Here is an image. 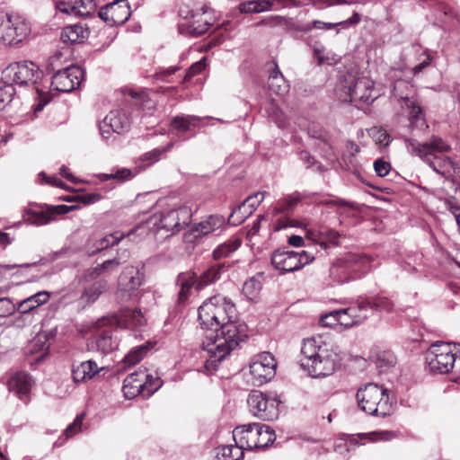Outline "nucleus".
<instances>
[{"mask_svg":"<svg viewBox=\"0 0 460 460\" xmlns=\"http://www.w3.org/2000/svg\"><path fill=\"white\" fill-rule=\"evenodd\" d=\"M192 217V210L187 206L155 214L148 218L146 227L162 237L172 235L188 226Z\"/></svg>","mask_w":460,"mask_h":460,"instance_id":"nucleus-4","label":"nucleus"},{"mask_svg":"<svg viewBox=\"0 0 460 460\" xmlns=\"http://www.w3.org/2000/svg\"><path fill=\"white\" fill-rule=\"evenodd\" d=\"M206 119H215V118L209 116L199 117L196 115L181 114L172 118L171 125L175 130L185 133L191 131L196 128L205 126L204 121ZM216 120L222 123L224 122L221 119H216Z\"/></svg>","mask_w":460,"mask_h":460,"instance_id":"nucleus-25","label":"nucleus"},{"mask_svg":"<svg viewBox=\"0 0 460 460\" xmlns=\"http://www.w3.org/2000/svg\"><path fill=\"white\" fill-rule=\"evenodd\" d=\"M460 358V344L436 341L428 349L426 359L431 372L438 374L449 373Z\"/></svg>","mask_w":460,"mask_h":460,"instance_id":"nucleus-5","label":"nucleus"},{"mask_svg":"<svg viewBox=\"0 0 460 460\" xmlns=\"http://www.w3.org/2000/svg\"><path fill=\"white\" fill-rule=\"evenodd\" d=\"M302 199V194L295 192L284 198L282 200L278 201L274 211L275 215L279 217L273 223V231L279 232L288 227H297L300 226L297 220L289 217V214Z\"/></svg>","mask_w":460,"mask_h":460,"instance_id":"nucleus-11","label":"nucleus"},{"mask_svg":"<svg viewBox=\"0 0 460 460\" xmlns=\"http://www.w3.org/2000/svg\"><path fill=\"white\" fill-rule=\"evenodd\" d=\"M145 318L140 310L127 308L123 310L118 316L102 317L98 320V325L106 326L108 324H116L119 328L137 329L145 324Z\"/></svg>","mask_w":460,"mask_h":460,"instance_id":"nucleus-19","label":"nucleus"},{"mask_svg":"<svg viewBox=\"0 0 460 460\" xmlns=\"http://www.w3.org/2000/svg\"><path fill=\"white\" fill-rule=\"evenodd\" d=\"M226 225V219L221 215H210L191 226L184 234V240L187 243H194L199 238L220 229Z\"/></svg>","mask_w":460,"mask_h":460,"instance_id":"nucleus-20","label":"nucleus"},{"mask_svg":"<svg viewBox=\"0 0 460 460\" xmlns=\"http://www.w3.org/2000/svg\"><path fill=\"white\" fill-rule=\"evenodd\" d=\"M262 427L260 423H249L236 427L233 430V438L236 445V451L240 453L234 460H240L244 450H252L258 447L256 441L260 437V430Z\"/></svg>","mask_w":460,"mask_h":460,"instance_id":"nucleus-14","label":"nucleus"},{"mask_svg":"<svg viewBox=\"0 0 460 460\" xmlns=\"http://www.w3.org/2000/svg\"><path fill=\"white\" fill-rule=\"evenodd\" d=\"M252 199L253 198L252 196L246 198L241 204L232 209L227 219V223L229 225L238 226L252 213V209L246 208V203L250 202Z\"/></svg>","mask_w":460,"mask_h":460,"instance_id":"nucleus-40","label":"nucleus"},{"mask_svg":"<svg viewBox=\"0 0 460 460\" xmlns=\"http://www.w3.org/2000/svg\"><path fill=\"white\" fill-rule=\"evenodd\" d=\"M401 99L405 100V107L409 112L410 125L411 128L423 130L428 128L425 114L420 104L408 97L399 95Z\"/></svg>","mask_w":460,"mask_h":460,"instance_id":"nucleus-30","label":"nucleus"},{"mask_svg":"<svg viewBox=\"0 0 460 460\" xmlns=\"http://www.w3.org/2000/svg\"><path fill=\"white\" fill-rule=\"evenodd\" d=\"M405 142L408 152L420 158L443 155L451 149L450 146L438 137H432L429 141L422 144L410 138H407Z\"/></svg>","mask_w":460,"mask_h":460,"instance_id":"nucleus-17","label":"nucleus"},{"mask_svg":"<svg viewBox=\"0 0 460 460\" xmlns=\"http://www.w3.org/2000/svg\"><path fill=\"white\" fill-rule=\"evenodd\" d=\"M144 370L145 376H142L144 382L142 385L146 392L145 396L148 398L162 387L164 382L159 376L148 374L146 368Z\"/></svg>","mask_w":460,"mask_h":460,"instance_id":"nucleus-47","label":"nucleus"},{"mask_svg":"<svg viewBox=\"0 0 460 460\" xmlns=\"http://www.w3.org/2000/svg\"><path fill=\"white\" fill-rule=\"evenodd\" d=\"M50 297L47 291H40L17 304V311L21 314H28L41 305L46 304Z\"/></svg>","mask_w":460,"mask_h":460,"instance_id":"nucleus-33","label":"nucleus"},{"mask_svg":"<svg viewBox=\"0 0 460 460\" xmlns=\"http://www.w3.org/2000/svg\"><path fill=\"white\" fill-rule=\"evenodd\" d=\"M17 311V305L9 297L0 298V316L6 317Z\"/></svg>","mask_w":460,"mask_h":460,"instance_id":"nucleus-56","label":"nucleus"},{"mask_svg":"<svg viewBox=\"0 0 460 460\" xmlns=\"http://www.w3.org/2000/svg\"><path fill=\"white\" fill-rule=\"evenodd\" d=\"M26 221L35 226H44L53 221L49 208L43 209H28L26 211Z\"/></svg>","mask_w":460,"mask_h":460,"instance_id":"nucleus-43","label":"nucleus"},{"mask_svg":"<svg viewBox=\"0 0 460 460\" xmlns=\"http://www.w3.org/2000/svg\"><path fill=\"white\" fill-rule=\"evenodd\" d=\"M129 127V119L122 110L110 111L99 124L100 134L107 143H112L114 134H124Z\"/></svg>","mask_w":460,"mask_h":460,"instance_id":"nucleus-12","label":"nucleus"},{"mask_svg":"<svg viewBox=\"0 0 460 460\" xmlns=\"http://www.w3.org/2000/svg\"><path fill=\"white\" fill-rule=\"evenodd\" d=\"M123 237V234L119 236L114 234H108L102 237L91 236L87 239L84 249L87 255L93 256L99 252L109 248L110 246L118 244Z\"/></svg>","mask_w":460,"mask_h":460,"instance_id":"nucleus-28","label":"nucleus"},{"mask_svg":"<svg viewBox=\"0 0 460 460\" xmlns=\"http://www.w3.org/2000/svg\"><path fill=\"white\" fill-rule=\"evenodd\" d=\"M394 307V303L387 297L383 296H376L374 297L358 298V308L359 312H364L367 314L368 311H384L390 312Z\"/></svg>","mask_w":460,"mask_h":460,"instance_id":"nucleus-29","label":"nucleus"},{"mask_svg":"<svg viewBox=\"0 0 460 460\" xmlns=\"http://www.w3.org/2000/svg\"><path fill=\"white\" fill-rule=\"evenodd\" d=\"M6 80L19 86L33 85L41 78L42 72L31 61L10 64L3 72Z\"/></svg>","mask_w":460,"mask_h":460,"instance_id":"nucleus-9","label":"nucleus"},{"mask_svg":"<svg viewBox=\"0 0 460 460\" xmlns=\"http://www.w3.org/2000/svg\"><path fill=\"white\" fill-rule=\"evenodd\" d=\"M371 360L380 372L385 371L395 363L394 355L388 350L376 351L371 355Z\"/></svg>","mask_w":460,"mask_h":460,"instance_id":"nucleus-45","label":"nucleus"},{"mask_svg":"<svg viewBox=\"0 0 460 460\" xmlns=\"http://www.w3.org/2000/svg\"><path fill=\"white\" fill-rule=\"evenodd\" d=\"M226 270L225 263L212 265L198 277L197 291L220 279L222 273Z\"/></svg>","mask_w":460,"mask_h":460,"instance_id":"nucleus-35","label":"nucleus"},{"mask_svg":"<svg viewBox=\"0 0 460 460\" xmlns=\"http://www.w3.org/2000/svg\"><path fill=\"white\" fill-rule=\"evenodd\" d=\"M13 94L14 89L12 85L0 87V111L12 102Z\"/></svg>","mask_w":460,"mask_h":460,"instance_id":"nucleus-59","label":"nucleus"},{"mask_svg":"<svg viewBox=\"0 0 460 460\" xmlns=\"http://www.w3.org/2000/svg\"><path fill=\"white\" fill-rule=\"evenodd\" d=\"M236 308L227 297L217 295L205 300L198 308V318L202 329L215 330L201 342L205 367L212 373L241 342L248 338L247 325L236 321Z\"/></svg>","mask_w":460,"mask_h":460,"instance_id":"nucleus-1","label":"nucleus"},{"mask_svg":"<svg viewBox=\"0 0 460 460\" xmlns=\"http://www.w3.org/2000/svg\"><path fill=\"white\" fill-rule=\"evenodd\" d=\"M277 362L270 352H261L250 364V373L254 382L262 385L270 381L276 374Z\"/></svg>","mask_w":460,"mask_h":460,"instance_id":"nucleus-16","label":"nucleus"},{"mask_svg":"<svg viewBox=\"0 0 460 460\" xmlns=\"http://www.w3.org/2000/svg\"><path fill=\"white\" fill-rule=\"evenodd\" d=\"M242 241L239 238L229 239L225 243L217 245L212 252V257L215 261H219L229 257L233 254L240 246Z\"/></svg>","mask_w":460,"mask_h":460,"instance_id":"nucleus-39","label":"nucleus"},{"mask_svg":"<svg viewBox=\"0 0 460 460\" xmlns=\"http://www.w3.org/2000/svg\"><path fill=\"white\" fill-rule=\"evenodd\" d=\"M308 234L317 242L329 241L334 243L340 236L337 231L323 225H314V227L308 231Z\"/></svg>","mask_w":460,"mask_h":460,"instance_id":"nucleus-41","label":"nucleus"},{"mask_svg":"<svg viewBox=\"0 0 460 460\" xmlns=\"http://www.w3.org/2000/svg\"><path fill=\"white\" fill-rule=\"evenodd\" d=\"M84 418V413L77 415L74 421L66 427L65 429V435L66 438H71L81 431Z\"/></svg>","mask_w":460,"mask_h":460,"instance_id":"nucleus-58","label":"nucleus"},{"mask_svg":"<svg viewBox=\"0 0 460 460\" xmlns=\"http://www.w3.org/2000/svg\"><path fill=\"white\" fill-rule=\"evenodd\" d=\"M198 276L194 272L181 273L178 277V285L181 287L179 296L181 300L187 299L191 288L197 290Z\"/></svg>","mask_w":460,"mask_h":460,"instance_id":"nucleus-38","label":"nucleus"},{"mask_svg":"<svg viewBox=\"0 0 460 460\" xmlns=\"http://www.w3.org/2000/svg\"><path fill=\"white\" fill-rule=\"evenodd\" d=\"M361 15L354 11L352 13V15L347 19V20H344V21H341V22H322V21H314L313 22V28L314 29H316V30H331V29H333L335 27H341L342 29H348L349 26H355V25H358V23H360L361 22Z\"/></svg>","mask_w":460,"mask_h":460,"instance_id":"nucleus-37","label":"nucleus"},{"mask_svg":"<svg viewBox=\"0 0 460 460\" xmlns=\"http://www.w3.org/2000/svg\"><path fill=\"white\" fill-rule=\"evenodd\" d=\"M211 24L207 21L203 22H194L190 26V33L194 37H199L204 34L209 28Z\"/></svg>","mask_w":460,"mask_h":460,"instance_id":"nucleus-61","label":"nucleus"},{"mask_svg":"<svg viewBox=\"0 0 460 460\" xmlns=\"http://www.w3.org/2000/svg\"><path fill=\"white\" fill-rule=\"evenodd\" d=\"M75 3H76L75 6H77L75 13L80 15L91 13L95 6L93 0H75Z\"/></svg>","mask_w":460,"mask_h":460,"instance_id":"nucleus-62","label":"nucleus"},{"mask_svg":"<svg viewBox=\"0 0 460 460\" xmlns=\"http://www.w3.org/2000/svg\"><path fill=\"white\" fill-rule=\"evenodd\" d=\"M339 348L326 343L321 337L306 339L301 347L300 366L309 376L323 378L332 375L341 366Z\"/></svg>","mask_w":460,"mask_h":460,"instance_id":"nucleus-2","label":"nucleus"},{"mask_svg":"<svg viewBox=\"0 0 460 460\" xmlns=\"http://www.w3.org/2000/svg\"><path fill=\"white\" fill-rule=\"evenodd\" d=\"M264 111L268 118L272 120L279 128H286L288 119L283 111L279 108L275 100L271 99L265 103Z\"/></svg>","mask_w":460,"mask_h":460,"instance_id":"nucleus-36","label":"nucleus"},{"mask_svg":"<svg viewBox=\"0 0 460 460\" xmlns=\"http://www.w3.org/2000/svg\"><path fill=\"white\" fill-rule=\"evenodd\" d=\"M31 385V377L24 372L14 374L7 382L9 392L17 394L18 397L25 402L29 401Z\"/></svg>","mask_w":460,"mask_h":460,"instance_id":"nucleus-26","label":"nucleus"},{"mask_svg":"<svg viewBox=\"0 0 460 460\" xmlns=\"http://www.w3.org/2000/svg\"><path fill=\"white\" fill-rule=\"evenodd\" d=\"M172 147V143L170 142L164 146H160L157 148H155L149 152L145 153L142 155V160L144 162L148 161V164H152L157 161L160 160L161 156L165 153L171 150Z\"/></svg>","mask_w":460,"mask_h":460,"instance_id":"nucleus-52","label":"nucleus"},{"mask_svg":"<svg viewBox=\"0 0 460 460\" xmlns=\"http://www.w3.org/2000/svg\"><path fill=\"white\" fill-rule=\"evenodd\" d=\"M152 344L146 342L139 346L132 348L128 353L124 357L123 362L127 366H134L142 360L151 349Z\"/></svg>","mask_w":460,"mask_h":460,"instance_id":"nucleus-44","label":"nucleus"},{"mask_svg":"<svg viewBox=\"0 0 460 460\" xmlns=\"http://www.w3.org/2000/svg\"><path fill=\"white\" fill-rule=\"evenodd\" d=\"M261 426L262 429L260 430V437L256 441V444H258V447H255L256 449L269 447L276 438L274 431L270 426L264 424H261Z\"/></svg>","mask_w":460,"mask_h":460,"instance_id":"nucleus-51","label":"nucleus"},{"mask_svg":"<svg viewBox=\"0 0 460 460\" xmlns=\"http://www.w3.org/2000/svg\"><path fill=\"white\" fill-rule=\"evenodd\" d=\"M420 63L412 68V74L417 75L420 74L427 66H430L433 57L429 51H424L420 58Z\"/></svg>","mask_w":460,"mask_h":460,"instance_id":"nucleus-57","label":"nucleus"},{"mask_svg":"<svg viewBox=\"0 0 460 460\" xmlns=\"http://www.w3.org/2000/svg\"><path fill=\"white\" fill-rule=\"evenodd\" d=\"M106 283L103 281H96L85 288L84 292L80 296V300L82 303L85 305H91L94 303L101 294L105 290Z\"/></svg>","mask_w":460,"mask_h":460,"instance_id":"nucleus-42","label":"nucleus"},{"mask_svg":"<svg viewBox=\"0 0 460 460\" xmlns=\"http://www.w3.org/2000/svg\"><path fill=\"white\" fill-rule=\"evenodd\" d=\"M262 273L249 278L243 285V295L251 302H257L262 288Z\"/></svg>","mask_w":460,"mask_h":460,"instance_id":"nucleus-34","label":"nucleus"},{"mask_svg":"<svg viewBox=\"0 0 460 460\" xmlns=\"http://www.w3.org/2000/svg\"><path fill=\"white\" fill-rule=\"evenodd\" d=\"M89 29L84 23H76L63 28L60 40L64 43H80L89 36Z\"/></svg>","mask_w":460,"mask_h":460,"instance_id":"nucleus-31","label":"nucleus"},{"mask_svg":"<svg viewBox=\"0 0 460 460\" xmlns=\"http://www.w3.org/2000/svg\"><path fill=\"white\" fill-rule=\"evenodd\" d=\"M308 135L316 139H320L325 145L332 146V138L330 134L325 131L323 127L315 122H313L308 127Z\"/></svg>","mask_w":460,"mask_h":460,"instance_id":"nucleus-50","label":"nucleus"},{"mask_svg":"<svg viewBox=\"0 0 460 460\" xmlns=\"http://www.w3.org/2000/svg\"><path fill=\"white\" fill-rule=\"evenodd\" d=\"M370 134L376 144L386 146L389 145L391 138L389 134L382 128L374 127L370 130Z\"/></svg>","mask_w":460,"mask_h":460,"instance_id":"nucleus-54","label":"nucleus"},{"mask_svg":"<svg viewBox=\"0 0 460 460\" xmlns=\"http://www.w3.org/2000/svg\"><path fill=\"white\" fill-rule=\"evenodd\" d=\"M434 172L448 179L456 172V164L450 157L443 155L420 157Z\"/></svg>","mask_w":460,"mask_h":460,"instance_id":"nucleus-27","label":"nucleus"},{"mask_svg":"<svg viewBox=\"0 0 460 460\" xmlns=\"http://www.w3.org/2000/svg\"><path fill=\"white\" fill-rule=\"evenodd\" d=\"M84 74V70L77 66L58 70L52 76L51 87L58 92L69 93L80 85Z\"/></svg>","mask_w":460,"mask_h":460,"instance_id":"nucleus-15","label":"nucleus"},{"mask_svg":"<svg viewBox=\"0 0 460 460\" xmlns=\"http://www.w3.org/2000/svg\"><path fill=\"white\" fill-rule=\"evenodd\" d=\"M314 260V255L307 251L297 252L285 247L275 250L271 254L272 266L281 273L299 270Z\"/></svg>","mask_w":460,"mask_h":460,"instance_id":"nucleus-8","label":"nucleus"},{"mask_svg":"<svg viewBox=\"0 0 460 460\" xmlns=\"http://www.w3.org/2000/svg\"><path fill=\"white\" fill-rule=\"evenodd\" d=\"M234 450L236 451V446L232 445L223 446L218 448L217 453V460H234L236 457L234 456Z\"/></svg>","mask_w":460,"mask_h":460,"instance_id":"nucleus-64","label":"nucleus"},{"mask_svg":"<svg viewBox=\"0 0 460 460\" xmlns=\"http://www.w3.org/2000/svg\"><path fill=\"white\" fill-rule=\"evenodd\" d=\"M103 369L104 367H99L93 359L74 363L71 369L72 378L75 384L86 383Z\"/></svg>","mask_w":460,"mask_h":460,"instance_id":"nucleus-24","label":"nucleus"},{"mask_svg":"<svg viewBox=\"0 0 460 460\" xmlns=\"http://www.w3.org/2000/svg\"><path fill=\"white\" fill-rule=\"evenodd\" d=\"M132 382V376H127L124 379L122 386L124 396L128 400L135 398L138 394H140L143 398H146L145 396L146 392L142 384L137 383V385H133Z\"/></svg>","mask_w":460,"mask_h":460,"instance_id":"nucleus-49","label":"nucleus"},{"mask_svg":"<svg viewBox=\"0 0 460 460\" xmlns=\"http://www.w3.org/2000/svg\"><path fill=\"white\" fill-rule=\"evenodd\" d=\"M28 31L27 24L19 16L0 13V42L17 44L26 37Z\"/></svg>","mask_w":460,"mask_h":460,"instance_id":"nucleus-10","label":"nucleus"},{"mask_svg":"<svg viewBox=\"0 0 460 460\" xmlns=\"http://www.w3.org/2000/svg\"><path fill=\"white\" fill-rule=\"evenodd\" d=\"M269 89L275 94L283 96L289 91V84L280 72L279 66L273 62V68L268 79Z\"/></svg>","mask_w":460,"mask_h":460,"instance_id":"nucleus-32","label":"nucleus"},{"mask_svg":"<svg viewBox=\"0 0 460 460\" xmlns=\"http://www.w3.org/2000/svg\"><path fill=\"white\" fill-rule=\"evenodd\" d=\"M333 315H338V324H341L345 328H350L354 325L359 324L367 317L366 313L358 311V300L354 306L329 312L324 322L327 323L326 319L330 317L332 318Z\"/></svg>","mask_w":460,"mask_h":460,"instance_id":"nucleus-23","label":"nucleus"},{"mask_svg":"<svg viewBox=\"0 0 460 460\" xmlns=\"http://www.w3.org/2000/svg\"><path fill=\"white\" fill-rule=\"evenodd\" d=\"M136 175V172H133L130 169L128 168H119L114 172L111 173H101L98 175L99 179L102 181H107L110 180H117L119 182H123L125 181L131 180Z\"/></svg>","mask_w":460,"mask_h":460,"instance_id":"nucleus-48","label":"nucleus"},{"mask_svg":"<svg viewBox=\"0 0 460 460\" xmlns=\"http://www.w3.org/2000/svg\"><path fill=\"white\" fill-rule=\"evenodd\" d=\"M344 88L347 89L349 102L369 104L379 96L373 80L367 76L354 78L348 85H344Z\"/></svg>","mask_w":460,"mask_h":460,"instance_id":"nucleus-13","label":"nucleus"},{"mask_svg":"<svg viewBox=\"0 0 460 460\" xmlns=\"http://www.w3.org/2000/svg\"><path fill=\"white\" fill-rule=\"evenodd\" d=\"M271 6L272 3L270 0H251L241 3L239 10L244 13H255L268 11Z\"/></svg>","mask_w":460,"mask_h":460,"instance_id":"nucleus-46","label":"nucleus"},{"mask_svg":"<svg viewBox=\"0 0 460 460\" xmlns=\"http://www.w3.org/2000/svg\"><path fill=\"white\" fill-rule=\"evenodd\" d=\"M374 169L378 176L385 177L389 173L391 170V164L385 159L378 158L374 162Z\"/></svg>","mask_w":460,"mask_h":460,"instance_id":"nucleus-63","label":"nucleus"},{"mask_svg":"<svg viewBox=\"0 0 460 460\" xmlns=\"http://www.w3.org/2000/svg\"><path fill=\"white\" fill-rule=\"evenodd\" d=\"M100 328V326L97 324ZM97 332L89 340L88 347L92 350L108 354L118 347L117 337L114 336L112 325L101 326Z\"/></svg>","mask_w":460,"mask_h":460,"instance_id":"nucleus-22","label":"nucleus"},{"mask_svg":"<svg viewBox=\"0 0 460 460\" xmlns=\"http://www.w3.org/2000/svg\"><path fill=\"white\" fill-rule=\"evenodd\" d=\"M358 407L364 412L378 417L392 414L395 399L391 392L376 383H367L359 386L356 393Z\"/></svg>","mask_w":460,"mask_h":460,"instance_id":"nucleus-3","label":"nucleus"},{"mask_svg":"<svg viewBox=\"0 0 460 460\" xmlns=\"http://www.w3.org/2000/svg\"><path fill=\"white\" fill-rule=\"evenodd\" d=\"M317 8H324L337 4H360L358 0H310Z\"/></svg>","mask_w":460,"mask_h":460,"instance_id":"nucleus-55","label":"nucleus"},{"mask_svg":"<svg viewBox=\"0 0 460 460\" xmlns=\"http://www.w3.org/2000/svg\"><path fill=\"white\" fill-rule=\"evenodd\" d=\"M378 263L376 258L371 255L351 254L348 256L344 264L334 266L332 269V273L345 274L344 278H341L339 281L348 282L363 278Z\"/></svg>","mask_w":460,"mask_h":460,"instance_id":"nucleus-7","label":"nucleus"},{"mask_svg":"<svg viewBox=\"0 0 460 460\" xmlns=\"http://www.w3.org/2000/svg\"><path fill=\"white\" fill-rule=\"evenodd\" d=\"M123 261H125V260H121L119 257L104 261L102 264L93 269V273L101 275L104 271L115 270Z\"/></svg>","mask_w":460,"mask_h":460,"instance_id":"nucleus-53","label":"nucleus"},{"mask_svg":"<svg viewBox=\"0 0 460 460\" xmlns=\"http://www.w3.org/2000/svg\"><path fill=\"white\" fill-rule=\"evenodd\" d=\"M129 5L127 0H115L99 11V17L108 25H121L130 17Z\"/></svg>","mask_w":460,"mask_h":460,"instance_id":"nucleus-18","label":"nucleus"},{"mask_svg":"<svg viewBox=\"0 0 460 460\" xmlns=\"http://www.w3.org/2000/svg\"><path fill=\"white\" fill-rule=\"evenodd\" d=\"M206 67V58H203L199 61L191 65V66L187 70L185 76L181 83L189 81L195 75L199 74Z\"/></svg>","mask_w":460,"mask_h":460,"instance_id":"nucleus-60","label":"nucleus"},{"mask_svg":"<svg viewBox=\"0 0 460 460\" xmlns=\"http://www.w3.org/2000/svg\"><path fill=\"white\" fill-rule=\"evenodd\" d=\"M281 400L275 393H262L258 390L252 391L247 399L251 413L262 420L271 421L279 416V404Z\"/></svg>","mask_w":460,"mask_h":460,"instance_id":"nucleus-6","label":"nucleus"},{"mask_svg":"<svg viewBox=\"0 0 460 460\" xmlns=\"http://www.w3.org/2000/svg\"><path fill=\"white\" fill-rule=\"evenodd\" d=\"M143 281L144 274L139 270L133 266L125 268L119 278L121 296L130 300L138 299V288Z\"/></svg>","mask_w":460,"mask_h":460,"instance_id":"nucleus-21","label":"nucleus"}]
</instances>
